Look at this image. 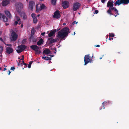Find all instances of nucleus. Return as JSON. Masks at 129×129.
<instances>
[{
    "label": "nucleus",
    "instance_id": "f257e3e1",
    "mask_svg": "<svg viewBox=\"0 0 129 129\" xmlns=\"http://www.w3.org/2000/svg\"><path fill=\"white\" fill-rule=\"evenodd\" d=\"M70 33L69 28L67 27H65L58 33L57 37L59 39H62L67 37L69 33Z\"/></svg>",
    "mask_w": 129,
    "mask_h": 129
},
{
    "label": "nucleus",
    "instance_id": "f03ea898",
    "mask_svg": "<svg viewBox=\"0 0 129 129\" xmlns=\"http://www.w3.org/2000/svg\"><path fill=\"white\" fill-rule=\"evenodd\" d=\"M113 2L111 0H109L107 3V7L109 8V9L107 11V13L110 15H113L115 17L117 16V15H115L112 13L114 8L115 7H113Z\"/></svg>",
    "mask_w": 129,
    "mask_h": 129
},
{
    "label": "nucleus",
    "instance_id": "7ed1b4c3",
    "mask_svg": "<svg viewBox=\"0 0 129 129\" xmlns=\"http://www.w3.org/2000/svg\"><path fill=\"white\" fill-rule=\"evenodd\" d=\"M15 5L16 11L20 13L23 7V4L20 2H18L16 3Z\"/></svg>",
    "mask_w": 129,
    "mask_h": 129
},
{
    "label": "nucleus",
    "instance_id": "20e7f679",
    "mask_svg": "<svg viewBox=\"0 0 129 129\" xmlns=\"http://www.w3.org/2000/svg\"><path fill=\"white\" fill-rule=\"evenodd\" d=\"M93 55L92 57L90 58L89 54L85 55L84 57V61L85 62L84 65H86L89 62H91L92 61V58Z\"/></svg>",
    "mask_w": 129,
    "mask_h": 129
},
{
    "label": "nucleus",
    "instance_id": "39448f33",
    "mask_svg": "<svg viewBox=\"0 0 129 129\" xmlns=\"http://www.w3.org/2000/svg\"><path fill=\"white\" fill-rule=\"evenodd\" d=\"M26 46L23 45L18 46V49H16L17 52L18 53H20L24 51L26 48Z\"/></svg>",
    "mask_w": 129,
    "mask_h": 129
},
{
    "label": "nucleus",
    "instance_id": "423d86ee",
    "mask_svg": "<svg viewBox=\"0 0 129 129\" xmlns=\"http://www.w3.org/2000/svg\"><path fill=\"white\" fill-rule=\"evenodd\" d=\"M39 4H37L36 5V11L37 12H38L39 11L42 10L44 9H46V7L44 4H42L41 5L40 7L38 9Z\"/></svg>",
    "mask_w": 129,
    "mask_h": 129
},
{
    "label": "nucleus",
    "instance_id": "0eeeda50",
    "mask_svg": "<svg viewBox=\"0 0 129 129\" xmlns=\"http://www.w3.org/2000/svg\"><path fill=\"white\" fill-rule=\"evenodd\" d=\"M81 5L78 2H76L74 3L73 6V10L74 11H76L79 9Z\"/></svg>",
    "mask_w": 129,
    "mask_h": 129
},
{
    "label": "nucleus",
    "instance_id": "6e6552de",
    "mask_svg": "<svg viewBox=\"0 0 129 129\" xmlns=\"http://www.w3.org/2000/svg\"><path fill=\"white\" fill-rule=\"evenodd\" d=\"M11 36H12V38L11 40L12 41H15L16 40L17 36L16 33L15 31H12L11 34Z\"/></svg>",
    "mask_w": 129,
    "mask_h": 129
},
{
    "label": "nucleus",
    "instance_id": "1a4fd4ad",
    "mask_svg": "<svg viewBox=\"0 0 129 129\" xmlns=\"http://www.w3.org/2000/svg\"><path fill=\"white\" fill-rule=\"evenodd\" d=\"M61 16L59 13V11L58 10L56 11L54 13L53 15V17L54 18L58 19Z\"/></svg>",
    "mask_w": 129,
    "mask_h": 129
},
{
    "label": "nucleus",
    "instance_id": "9d476101",
    "mask_svg": "<svg viewBox=\"0 0 129 129\" xmlns=\"http://www.w3.org/2000/svg\"><path fill=\"white\" fill-rule=\"evenodd\" d=\"M59 40L57 39H53L52 38H49L48 39V41L49 42L48 44L49 45L53 43L58 41Z\"/></svg>",
    "mask_w": 129,
    "mask_h": 129
},
{
    "label": "nucleus",
    "instance_id": "9b49d317",
    "mask_svg": "<svg viewBox=\"0 0 129 129\" xmlns=\"http://www.w3.org/2000/svg\"><path fill=\"white\" fill-rule=\"evenodd\" d=\"M62 4V7L64 9H65L66 8H68L69 6V3L67 1L63 2Z\"/></svg>",
    "mask_w": 129,
    "mask_h": 129
},
{
    "label": "nucleus",
    "instance_id": "f8f14e48",
    "mask_svg": "<svg viewBox=\"0 0 129 129\" xmlns=\"http://www.w3.org/2000/svg\"><path fill=\"white\" fill-rule=\"evenodd\" d=\"M35 3L33 1H30L29 3V8L32 10L33 8V6L35 5Z\"/></svg>",
    "mask_w": 129,
    "mask_h": 129
},
{
    "label": "nucleus",
    "instance_id": "ddd939ff",
    "mask_svg": "<svg viewBox=\"0 0 129 129\" xmlns=\"http://www.w3.org/2000/svg\"><path fill=\"white\" fill-rule=\"evenodd\" d=\"M6 52L7 53L9 54L13 53V50L12 48L10 47H7L6 48Z\"/></svg>",
    "mask_w": 129,
    "mask_h": 129
},
{
    "label": "nucleus",
    "instance_id": "4468645a",
    "mask_svg": "<svg viewBox=\"0 0 129 129\" xmlns=\"http://www.w3.org/2000/svg\"><path fill=\"white\" fill-rule=\"evenodd\" d=\"M5 14L10 19H11L12 18L11 15L9 11L7 10H5Z\"/></svg>",
    "mask_w": 129,
    "mask_h": 129
},
{
    "label": "nucleus",
    "instance_id": "2eb2a0df",
    "mask_svg": "<svg viewBox=\"0 0 129 129\" xmlns=\"http://www.w3.org/2000/svg\"><path fill=\"white\" fill-rule=\"evenodd\" d=\"M30 48L35 51L38 50L40 49V47H39L35 45H32L30 46Z\"/></svg>",
    "mask_w": 129,
    "mask_h": 129
},
{
    "label": "nucleus",
    "instance_id": "dca6fc26",
    "mask_svg": "<svg viewBox=\"0 0 129 129\" xmlns=\"http://www.w3.org/2000/svg\"><path fill=\"white\" fill-rule=\"evenodd\" d=\"M10 3V0H5L3 1L2 3V5L3 6H5Z\"/></svg>",
    "mask_w": 129,
    "mask_h": 129
},
{
    "label": "nucleus",
    "instance_id": "f3484780",
    "mask_svg": "<svg viewBox=\"0 0 129 129\" xmlns=\"http://www.w3.org/2000/svg\"><path fill=\"white\" fill-rule=\"evenodd\" d=\"M56 32V29H54L53 30L51 31H50V33L49 34L48 36L49 37H51Z\"/></svg>",
    "mask_w": 129,
    "mask_h": 129
},
{
    "label": "nucleus",
    "instance_id": "a211bd4d",
    "mask_svg": "<svg viewBox=\"0 0 129 129\" xmlns=\"http://www.w3.org/2000/svg\"><path fill=\"white\" fill-rule=\"evenodd\" d=\"M50 53L51 51L50 50L48 49L45 50L43 52V54H48Z\"/></svg>",
    "mask_w": 129,
    "mask_h": 129
},
{
    "label": "nucleus",
    "instance_id": "6ab92c4d",
    "mask_svg": "<svg viewBox=\"0 0 129 129\" xmlns=\"http://www.w3.org/2000/svg\"><path fill=\"white\" fill-rule=\"evenodd\" d=\"M30 42L32 41L33 42H36L37 41V39L33 36H31L29 38Z\"/></svg>",
    "mask_w": 129,
    "mask_h": 129
},
{
    "label": "nucleus",
    "instance_id": "aec40b11",
    "mask_svg": "<svg viewBox=\"0 0 129 129\" xmlns=\"http://www.w3.org/2000/svg\"><path fill=\"white\" fill-rule=\"evenodd\" d=\"M123 0H117V1L115 3L116 5H117L118 6H119L120 4H124V3L123 2ZM116 6V5H115Z\"/></svg>",
    "mask_w": 129,
    "mask_h": 129
},
{
    "label": "nucleus",
    "instance_id": "412c9836",
    "mask_svg": "<svg viewBox=\"0 0 129 129\" xmlns=\"http://www.w3.org/2000/svg\"><path fill=\"white\" fill-rule=\"evenodd\" d=\"M44 43V41L42 38L40 39L37 43V45L39 46H40L43 44Z\"/></svg>",
    "mask_w": 129,
    "mask_h": 129
},
{
    "label": "nucleus",
    "instance_id": "4be33fe9",
    "mask_svg": "<svg viewBox=\"0 0 129 129\" xmlns=\"http://www.w3.org/2000/svg\"><path fill=\"white\" fill-rule=\"evenodd\" d=\"M2 20L4 22H8L9 19L4 14Z\"/></svg>",
    "mask_w": 129,
    "mask_h": 129
},
{
    "label": "nucleus",
    "instance_id": "5701e85b",
    "mask_svg": "<svg viewBox=\"0 0 129 129\" xmlns=\"http://www.w3.org/2000/svg\"><path fill=\"white\" fill-rule=\"evenodd\" d=\"M113 10H114V12L116 14H117V15H116L117 16L119 15V13H118V11L115 7L114 8Z\"/></svg>",
    "mask_w": 129,
    "mask_h": 129
},
{
    "label": "nucleus",
    "instance_id": "b1692460",
    "mask_svg": "<svg viewBox=\"0 0 129 129\" xmlns=\"http://www.w3.org/2000/svg\"><path fill=\"white\" fill-rule=\"evenodd\" d=\"M35 30L34 28H33L31 30V36H33L35 32Z\"/></svg>",
    "mask_w": 129,
    "mask_h": 129
},
{
    "label": "nucleus",
    "instance_id": "393cba45",
    "mask_svg": "<svg viewBox=\"0 0 129 129\" xmlns=\"http://www.w3.org/2000/svg\"><path fill=\"white\" fill-rule=\"evenodd\" d=\"M22 15L23 16V19H26L27 18V16L24 13H22Z\"/></svg>",
    "mask_w": 129,
    "mask_h": 129
},
{
    "label": "nucleus",
    "instance_id": "a878e982",
    "mask_svg": "<svg viewBox=\"0 0 129 129\" xmlns=\"http://www.w3.org/2000/svg\"><path fill=\"white\" fill-rule=\"evenodd\" d=\"M33 22L34 23H37L38 19L37 17L33 18Z\"/></svg>",
    "mask_w": 129,
    "mask_h": 129
},
{
    "label": "nucleus",
    "instance_id": "bb28decb",
    "mask_svg": "<svg viewBox=\"0 0 129 129\" xmlns=\"http://www.w3.org/2000/svg\"><path fill=\"white\" fill-rule=\"evenodd\" d=\"M57 0H51V4L53 5H55Z\"/></svg>",
    "mask_w": 129,
    "mask_h": 129
},
{
    "label": "nucleus",
    "instance_id": "cd10ccee",
    "mask_svg": "<svg viewBox=\"0 0 129 129\" xmlns=\"http://www.w3.org/2000/svg\"><path fill=\"white\" fill-rule=\"evenodd\" d=\"M123 2L124 4H127L129 3V0H123Z\"/></svg>",
    "mask_w": 129,
    "mask_h": 129
},
{
    "label": "nucleus",
    "instance_id": "c85d7f7f",
    "mask_svg": "<svg viewBox=\"0 0 129 129\" xmlns=\"http://www.w3.org/2000/svg\"><path fill=\"white\" fill-rule=\"evenodd\" d=\"M3 47L2 46H0V54H2V52L3 51Z\"/></svg>",
    "mask_w": 129,
    "mask_h": 129
},
{
    "label": "nucleus",
    "instance_id": "c756f323",
    "mask_svg": "<svg viewBox=\"0 0 129 129\" xmlns=\"http://www.w3.org/2000/svg\"><path fill=\"white\" fill-rule=\"evenodd\" d=\"M33 61H30L29 62V63L28 65V68H30L31 67V64L33 62Z\"/></svg>",
    "mask_w": 129,
    "mask_h": 129
},
{
    "label": "nucleus",
    "instance_id": "7c9ffc66",
    "mask_svg": "<svg viewBox=\"0 0 129 129\" xmlns=\"http://www.w3.org/2000/svg\"><path fill=\"white\" fill-rule=\"evenodd\" d=\"M41 51L40 50H37L35 51V54H40V53H41Z\"/></svg>",
    "mask_w": 129,
    "mask_h": 129
},
{
    "label": "nucleus",
    "instance_id": "2f4dec72",
    "mask_svg": "<svg viewBox=\"0 0 129 129\" xmlns=\"http://www.w3.org/2000/svg\"><path fill=\"white\" fill-rule=\"evenodd\" d=\"M16 20L17 21H19L20 20V18L19 17L17 16H16Z\"/></svg>",
    "mask_w": 129,
    "mask_h": 129
},
{
    "label": "nucleus",
    "instance_id": "473e14b6",
    "mask_svg": "<svg viewBox=\"0 0 129 129\" xmlns=\"http://www.w3.org/2000/svg\"><path fill=\"white\" fill-rule=\"evenodd\" d=\"M109 37H113L114 36V35L112 33H110L109 34Z\"/></svg>",
    "mask_w": 129,
    "mask_h": 129
},
{
    "label": "nucleus",
    "instance_id": "72a5a7b5",
    "mask_svg": "<svg viewBox=\"0 0 129 129\" xmlns=\"http://www.w3.org/2000/svg\"><path fill=\"white\" fill-rule=\"evenodd\" d=\"M31 16L33 18L36 17V15L34 13H33L32 14Z\"/></svg>",
    "mask_w": 129,
    "mask_h": 129
},
{
    "label": "nucleus",
    "instance_id": "f704fd0d",
    "mask_svg": "<svg viewBox=\"0 0 129 129\" xmlns=\"http://www.w3.org/2000/svg\"><path fill=\"white\" fill-rule=\"evenodd\" d=\"M26 41V39H24L22 41V44H24Z\"/></svg>",
    "mask_w": 129,
    "mask_h": 129
},
{
    "label": "nucleus",
    "instance_id": "c9c22d12",
    "mask_svg": "<svg viewBox=\"0 0 129 129\" xmlns=\"http://www.w3.org/2000/svg\"><path fill=\"white\" fill-rule=\"evenodd\" d=\"M4 14L0 13V19L2 20Z\"/></svg>",
    "mask_w": 129,
    "mask_h": 129
},
{
    "label": "nucleus",
    "instance_id": "e433bc0d",
    "mask_svg": "<svg viewBox=\"0 0 129 129\" xmlns=\"http://www.w3.org/2000/svg\"><path fill=\"white\" fill-rule=\"evenodd\" d=\"M104 102H103L102 103V108H101V110L102 109V108H103V109H104L105 108V107H104Z\"/></svg>",
    "mask_w": 129,
    "mask_h": 129
},
{
    "label": "nucleus",
    "instance_id": "4c0bfd02",
    "mask_svg": "<svg viewBox=\"0 0 129 129\" xmlns=\"http://www.w3.org/2000/svg\"><path fill=\"white\" fill-rule=\"evenodd\" d=\"M78 23V22H76V21H74L72 23V25H74V24L76 23L77 24Z\"/></svg>",
    "mask_w": 129,
    "mask_h": 129
},
{
    "label": "nucleus",
    "instance_id": "58836bf2",
    "mask_svg": "<svg viewBox=\"0 0 129 129\" xmlns=\"http://www.w3.org/2000/svg\"><path fill=\"white\" fill-rule=\"evenodd\" d=\"M22 58L21 59H20L21 60H23L24 59V56L23 55H22Z\"/></svg>",
    "mask_w": 129,
    "mask_h": 129
},
{
    "label": "nucleus",
    "instance_id": "ea45409f",
    "mask_svg": "<svg viewBox=\"0 0 129 129\" xmlns=\"http://www.w3.org/2000/svg\"><path fill=\"white\" fill-rule=\"evenodd\" d=\"M18 21H15L14 23V25H17V24L18 23Z\"/></svg>",
    "mask_w": 129,
    "mask_h": 129
},
{
    "label": "nucleus",
    "instance_id": "a19ab883",
    "mask_svg": "<svg viewBox=\"0 0 129 129\" xmlns=\"http://www.w3.org/2000/svg\"><path fill=\"white\" fill-rule=\"evenodd\" d=\"M17 65L19 66H22V64L21 63H18Z\"/></svg>",
    "mask_w": 129,
    "mask_h": 129
},
{
    "label": "nucleus",
    "instance_id": "79ce46f5",
    "mask_svg": "<svg viewBox=\"0 0 129 129\" xmlns=\"http://www.w3.org/2000/svg\"><path fill=\"white\" fill-rule=\"evenodd\" d=\"M42 58L43 59L46 60V59H47V57L46 56L42 57Z\"/></svg>",
    "mask_w": 129,
    "mask_h": 129
},
{
    "label": "nucleus",
    "instance_id": "37998d69",
    "mask_svg": "<svg viewBox=\"0 0 129 129\" xmlns=\"http://www.w3.org/2000/svg\"><path fill=\"white\" fill-rule=\"evenodd\" d=\"M47 59H46V60H50L51 59V58L49 57H47Z\"/></svg>",
    "mask_w": 129,
    "mask_h": 129
},
{
    "label": "nucleus",
    "instance_id": "c03bdc74",
    "mask_svg": "<svg viewBox=\"0 0 129 129\" xmlns=\"http://www.w3.org/2000/svg\"><path fill=\"white\" fill-rule=\"evenodd\" d=\"M53 50H55V51L54 52V53H56V48H54L53 49Z\"/></svg>",
    "mask_w": 129,
    "mask_h": 129
},
{
    "label": "nucleus",
    "instance_id": "a18cd8bd",
    "mask_svg": "<svg viewBox=\"0 0 129 129\" xmlns=\"http://www.w3.org/2000/svg\"><path fill=\"white\" fill-rule=\"evenodd\" d=\"M99 12V11L98 10H95V11L94 13H95L96 14H97Z\"/></svg>",
    "mask_w": 129,
    "mask_h": 129
},
{
    "label": "nucleus",
    "instance_id": "49530a36",
    "mask_svg": "<svg viewBox=\"0 0 129 129\" xmlns=\"http://www.w3.org/2000/svg\"><path fill=\"white\" fill-rule=\"evenodd\" d=\"M106 0H101V1L102 3H104Z\"/></svg>",
    "mask_w": 129,
    "mask_h": 129
},
{
    "label": "nucleus",
    "instance_id": "de8ad7c7",
    "mask_svg": "<svg viewBox=\"0 0 129 129\" xmlns=\"http://www.w3.org/2000/svg\"><path fill=\"white\" fill-rule=\"evenodd\" d=\"M0 40L2 42H3L4 43V41L2 38L1 37L0 38Z\"/></svg>",
    "mask_w": 129,
    "mask_h": 129
},
{
    "label": "nucleus",
    "instance_id": "09e8293b",
    "mask_svg": "<svg viewBox=\"0 0 129 129\" xmlns=\"http://www.w3.org/2000/svg\"><path fill=\"white\" fill-rule=\"evenodd\" d=\"M15 69V68L14 67H11V70H12L13 71Z\"/></svg>",
    "mask_w": 129,
    "mask_h": 129
},
{
    "label": "nucleus",
    "instance_id": "8fccbe9b",
    "mask_svg": "<svg viewBox=\"0 0 129 129\" xmlns=\"http://www.w3.org/2000/svg\"><path fill=\"white\" fill-rule=\"evenodd\" d=\"M45 34V32L41 33V35L43 36H44V35Z\"/></svg>",
    "mask_w": 129,
    "mask_h": 129
},
{
    "label": "nucleus",
    "instance_id": "3c124183",
    "mask_svg": "<svg viewBox=\"0 0 129 129\" xmlns=\"http://www.w3.org/2000/svg\"><path fill=\"white\" fill-rule=\"evenodd\" d=\"M23 26V23H22L21 24L20 27L21 28H22Z\"/></svg>",
    "mask_w": 129,
    "mask_h": 129
},
{
    "label": "nucleus",
    "instance_id": "603ef678",
    "mask_svg": "<svg viewBox=\"0 0 129 129\" xmlns=\"http://www.w3.org/2000/svg\"><path fill=\"white\" fill-rule=\"evenodd\" d=\"M24 64L25 65V66H26V67H27V64L26 63H24Z\"/></svg>",
    "mask_w": 129,
    "mask_h": 129
},
{
    "label": "nucleus",
    "instance_id": "864d4df0",
    "mask_svg": "<svg viewBox=\"0 0 129 129\" xmlns=\"http://www.w3.org/2000/svg\"><path fill=\"white\" fill-rule=\"evenodd\" d=\"M6 70H7V69H6V68H4V70L3 69L2 70V71H4Z\"/></svg>",
    "mask_w": 129,
    "mask_h": 129
},
{
    "label": "nucleus",
    "instance_id": "5fc2aeb1",
    "mask_svg": "<svg viewBox=\"0 0 129 129\" xmlns=\"http://www.w3.org/2000/svg\"><path fill=\"white\" fill-rule=\"evenodd\" d=\"M9 25V23H5V25L6 26H7L8 25Z\"/></svg>",
    "mask_w": 129,
    "mask_h": 129
},
{
    "label": "nucleus",
    "instance_id": "6e6d98bb",
    "mask_svg": "<svg viewBox=\"0 0 129 129\" xmlns=\"http://www.w3.org/2000/svg\"><path fill=\"white\" fill-rule=\"evenodd\" d=\"M96 47H99L100 45H97L96 46Z\"/></svg>",
    "mask_w": 129,
    "mask_h": 129
},
{
    "label": "nucleus",
    "instance_id": "4d7b16f0",
    "mask_svg": "<svg viewBox=\"0 0 129 129\" xmlns=\"http://www.w3.org/2000/svg\"><path fill=\"white\" fill-rule=\"evenodd\" d=\"M9 73H8V75H10L11 73V72H10V70L9 71Z\"/></svg>",
    "mask_w": 129,
    "mask_h": 129
},
{
    "label": "nucleus",
    "instance_id": "13d9d810",
    "mask_svg": "<svg viewBox=\"0 0 129 129\" xmlns=\"http://www.w3.org/2000/svg\"><path fill=\"white\" fill-rule=\"evenodd\" d=\"M49 56H50L51 57H52L53 56L52 55H49Z\"/></svg>",
    "mask_w": 129,
    "mask_h": 129
},
{
    "label": "nucleus",
    "instance_id": "bf43d9fd",
    "mask_svg": "<svg viewBox=\"0 0 129 129\" xmlns=\"http://www.w3.org/2000/svg\"><path fill=\"white\" fill-rule=\"evenodd\" d=\"M21 22L20 21L18 23V24L19 25H20V24H21Z\"/></svg>",
    "mask_w": 129,
    "mask_h": 129
},
{
    "label": "nucleus",
    "instance_id": "052dcab7",
    "mask_svg": "<svg viewBox=\"0 0 129 129\" xmlns=\"http://www.w3.org/2000/svg\"><path fill=\"white\" fill-rule=\"evenodd\" d=\"M22 63H23V64H24V63H24V61H22Z\"/></svg>",
    "mask_w": 129,
    "mask_h": 129
},
{
    "label": "nucleus",
    "instance_id": "680f3d73",
    "mask_svg": "<svg viewBox=\"0 0 129 129\" xmlns=\"http://www.w3.org/2000/svg\"><path fill=\"white\" fill-rule=\"evenodd\" d=\"M2 32L1 31H0V35H1L2 34Z\"/></svg>",
    "mask_w": 129,
    "mask_h": 129
},
{
    "label": "nucleus",
    "instance_id": "e2e57ef3",
    "mask_svg": "<svg viewBox=\"0 0 129 129\" xmlns=\"http://www.w3.org/2000/svg\"><path fill=\"white\" fill-rule=\"evenodd\" d=\"M75 32H74V34H73V35H75Z\"/></svg>",
    "mask_w": 129,
    "mask_h": 129
},
{
    "label": "nucleus",
    "instance_id": "0e129e2a",
    "mask_svg": "<svg viewBox=\"0 0 129 129\" xmlns=\"http://www.w3.org/2000/svg\"><path fill=\"white\" fill-rule=\"evenodd\" d=\"M8 45L9 46H11V44Z\"/></svg>",
    "mask_w": 129,
    "mask_h": 129
},
{
    "label": "nucleus",
    "instance_id": "69168bd1",
    "mask_svg": "<svg viewBox=\"0 0 129 129\" xmlns=\"http://www.w3.org/2000/svg\"><path fill=\"white\" fill-rule=\"evenodd\" d=\"M109 40H111V38H110V37H109Z\"/></svg>",
    "mask_w": 129,
    "mask_h": 129
},
{
    "label": "nucleus",
    "instance_id": "338daca9",
    "mask_svg": "<svg viewBox=\"0 0 129 129\" xmlns=\"http://www.w3.org/2000/svg\"><path fill=\"white\" fill-rule=\"evenodd\" d=\"M0 70H2V68L1 67H0Z\"/></svg>",
    "mask_w": 129,
    "mask_h": 129
},
{
    "label": "nucleus",
    "instance_id": "774afa93",
    "mask_svg": "<svg viewBox=\"0 0 129 129\" xmlns=\"http://www.w3.org/2000/svg\"><path fill=\"white\" fill-rule=\"evenodd\" d=\"M66 24L65 23H64L63 24V25H66Z\"/></svg>",
    "mask_w": 129,
    "mask_h": 129
}]
</instances>
